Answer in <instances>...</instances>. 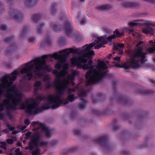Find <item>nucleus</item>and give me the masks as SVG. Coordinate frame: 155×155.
I'll use <instances>...</instances> for the list:
<instances>
[{"mask_svg": "<svg viewBox=\"0 0 155 155\" xmlns=\"http://www.w3.org/2000/svg\"><path fill=\"white\" fill-rule=\"evenodd\" d=\"M116 37H108L107 39L105 37H99L94 42L84 46L81 50L80 48H68L60 51L58 53H54L52 54L43 55L24 64L21 72L22 74H25L28 80H31L33 75L35 78L40 77L43 75V71H50L51 70L50 67L46 64L45 59L49 56L58 61L59 62L55 65L56 69L62 68L60 71L55 69L53 71L54 74L56 76L54 84L57 94L48 95L46 103L43 105V108L45 109L50 108L54 109L58 108L62 104L68 103V101L64 103L59 96L62 94L66 90H68L69 93L67 98L69 101L72 102L76 98L74 95L71 93L75 91V90L69 88L68 85L70 82L73 84V81L75 76L78 74V72L76 71L73 70L71 71V75H70L67 71L68 64L65 63L62 65V64L66 61L67 57L70 53H79L81 55L79 56L74 57L71 59L73 65H77L83 70L89 69L86 75L87 85L90 84L96 83L106 75L105 69L107 68V66L104 61L99 60L97 61L98 64L96 67L92 65V61L90 59L87 63L88 59H91L94 54V51L91 50V48L94 46L95 49H99L107 43V41H111Z\"/></svg>", "mask_w": 155, "mask_h": 155, "instance_id": "nucleus-1", "label": "nucleus"}, {"mask_svg": "<svg viewBox=\"0 0 155 155\" xmlns=\"http://www.w3.org/2000/svg\"><path fill=\"white\" fill-rule=\"evenodd\" d=\"M19 73L15 70L0 78V111L5 109H15L20 103L23 94L15 85H12Z\"/></svg>", "mask_w": 155, "mask_h": 155, "instance_id": "nucleus-2", "label": "nucleus"}, {"mask_svg": "<svg viewBox=\"0 0 155 155\" xmlns=\"http://www.w3.org/2000/svg\"><path fill=\"white\" fill-rule=\"evenodd\" d=\"M143 43V41H140L136 45L137 48L133 51L129 50L127 53L131 56L128 63L124 64L123 67L127 69L130 67L133 68L139 67L144 62L146 57V53L143 52V48L141 47Z\"/></svg>", "mask_w": 155, "mask_h": 155, "instance_id": "nucleus-3", "label": "nucleus"}, {"mask_svg": "<svg viewBox=\"0 0 155 155\" xmlns=\"http://www.w3.org/2000/svg\"><path fill=\"white\" fill-rule=\"evenodd\" d=\"M31 126L38 127L39 129H41V133L36 132L34 134L33 136L31 138V141L29 143V147H25L26 150L32 149L36 147L37 148V147L39 146L38 141L41 136L42 134H45L46 137H49L51 135L49 129L44 124L41 123L39 122H33L31 124ZM32 155H39L40 153L39 149L38 148H36V150L32 152Z\"/></svg>", "mask_w": 155, "mask_h": 155, "instance_id": "nucleus-4", "label": "nucleus"}, {"mask_svg": "<svg viewBox=\"0 0 155 155\" xmlns=\"http://www.w3.org/2000/svg\"><path fill=\"white\" fill-rule=\"evenodd\" d=\"M20 108L25 110L26 112L30 114H37L42 111L40 107L33 99H27L20 105Z\"/></svg>", "mask_w": 155, "mask_h": 155, "instance_id": "nucleus-5", "label": "nucleus"}, {"mask_svg": "<svg viewBox=\"0 0 155 155\" xmlns=\"http://www.w3.org/2000/svg\"><path fill=\"white\" fill-rule=\"evenodd\" d=\"M138 23L135 22H131L128 23V28L126 27L124 29V30H128L129 31V33L132 35L134 37H136L137 38H139L140 37L141 35L140 34L139 32L137 31H135L133 29H130L131 28L137 26Z\"/></svg>", "mask_w": 155, "mask_h": 155, "instance_id": "nucleus-6", "label": "nucleus"}, {"mask_svg": "<svg viewBox=\"0 0 155 155\" xmlns=\"http://www.w3.org/2000/svg\"><path fill=\"white\" fill-rule=\"evenodd\" d=\"M65 27L66 32L68 33V31L71 30L73 28V26L71 21H67L65 24Z\"/></svg>", "mask_w": 155, "mask_h": 155, "instance_id": "nucleus-7", "label": "nucleus"}, {"mask_svg": "<svg viewBox=\"0 0 155 155\" xmlns=\"http://www.w3.org/2000/svg\"><path fill=\"white\" fill-rule=\"evenodd\" d=\"M142 31L145 34H149L151 35H153L154 30L150 27H148L142 30Z\"/></svg>", "mask_w": 155, "mask_h": 155, "instance_id": "nucleus-8", "label": "nucleus"}, {"mask_svg": "<svg viewBox=\"0 0 155 155\" xmlns=\"http://www.w3.org/2000/svg\"><path fill=\"white\" fill-rule=\"evenodd\" d=\"M78 16L76 18L75 20L76 22H80V24L82 25H84L85 23V20L84 19L85 17L84 16H79L80 15H78Z\"/></svg>", "mask_w": 155, "mask_h": 155, "instance_id": "nucleus-9", "label": "nucleus"}, {"mask_svg": "<svg viewBox=\"0 0 155 155\" xmlns=\"http://www.w3.org/2000/svg\"><path fill=\"white\" fill-rule=\"evenodd\" d=\"M114 61L113 63L114 64L115 66L117 68H121V66L119 64L120 58L119 57H116L114 58Z\"/></svg>", "mask_w": 155, "mask_h": 155, "instance_id": "nucleus-10", "label": "nucleus"}, {"mask_svg": "<svg viewBox=\"0 0 155 155\" xmlns=\"http://www.w3.org/2000/svg\"><path fill=\"white\" fill-rule=\"evenodd\" d=\"M41 85V81H37L35 83L34 87V90L35 93H36L37 90L40 88Z\"/></svg>", "mask_w": 155, "mask_h": 155, "instance_id": "nucleus-11", "label": "nucleus"}, {"mask_svg": "<svg viewBox=\"0 0 155 155\" xmlns=\"http://www.w3.org/2000/svg\"><path fill=\"white\" fill-rule=\"evenodd\" d=\"M124 45L123 44H118L114 46L115 49L116 50L119 49V48L124 47Z\"/></svg>", "mask_w": 155, "mask_h": 155, "instance_id": "nucleus-12", "label": "nucleus"}, {"mask_svg": "<svg viewBox=\"0 0 155 155\" xmlns=\"http://www.w3.org/2000/svg\"><path fill=\"white\" fill-rule=\"evenodd\" d=\"M155 50V47L154 46H153V47H149L147 49V51L150 53L153 52Z\"/></svg>", "mask_w": 155, "mask_h": 155, "instance_id": "nucleus-13", "label": "nucleus"}, {"mask_svg": "<svg viewBox=\"0 0 155 155\" xmlns=\"http://www.w3.org/2000/svg\"><path fill=\"white\" fill-rule=\"evenodd\" d=\"M18 15H20L17 12L15 11L12 14V16L16 20L18 19V17L19 16Z\"/></svg>", "mask_w": 155, "mask_h": 155, "instance_id": "nucleus-14", "label": "nucleus"}, {"mask_svg": "<svg viewBox=\"0 0 155 155\" xmlns=\"http://www.w3.org/2000/svg\"><path fill=\"white\" fill-rule=\"evenodd\" d=\"M109 6L107 5H103L100 7V9L101 10L109 8Z\"/></svg>", "mask_w": 155, "mask_h": 155, "instance_id": "nucleus-15", "label": "nucleus"}, {"mask_svg": "<svg viewBox=\"0 0 155 155\" xmlns=\"http://www.w3.org/2000/svg\"><path fill=\"white\" fill-rule=\"evenodd\" d=\"M0 146L1 147L5 150H6V143L5 142H2L0 144Z\"/></svg>", "mask_w": 155, "mask_h": 155, "instance_id": "nucleus-16", "label": "nucleus"}, {"mask_svg": "<svg viewBox=\"0 0 155 155\" xmlns=\"http://www.w3.org/2000/svg\"><path fill=\"white\" fill-rule=\"evenodd\" d=\"M15 152L16 155H22V153L20 152V150L19 148H17L15 149Z\"/></svg>", "mask_w": 155, "mask_h": 155, "instance_id": "nucleus-17", "label": "nucleus"}, {"mask_svg": "<svg viewBox=\"0 0 155 155\" xmlns=\"http://www.w3.org/2000/svg\"><path fill=\"white\" fill-rule=\"evenodd\" d=\"M86 94V92L85 91H82L80 92L79 93V96L82 97L84 96Z\"/></svg>", "mask_w": 155, "mask_h": 155, "instance_id": "nucleus-18", "label": "nucleus"}, {"mask_svg": "<svg viewBox=\"0 0 155 155\" xmlns=\"http://www.w3.org/2000/svg\"><path fill=\"white\" fill-rule=\"evenodd\" d=\"M30 122L29 120L28 119H26L25 120V125L27 126L28 125L30 124Z\"/></svg>", "mask_w": 155, "mask_h": 155, "instance_id": "nucleus-19", "label": "nucleus"}, {"mask_svg": "<svg viewBox=\"0 0 155 155\" xmlns=\"http://www.w3.org/2000/svg\"><path fill=\"white\" fill-rule=\"evenodd\" d=\"M49 80V77L48 75L45 76L44 79H43V81L45 82H46L48 81Z\"/></svg>", "mask_w": 155, "mask_h": 155, "instance_id": "nucleus-20", "label": "nucleus"}, {"mask_svg": "<svg viewBox=\"0 0 155 155\" xmlns=\"http://www.w3.org/2000/svg\"><path fill=\"white\" fill-rule=\"evenodd\" d=\"M14 140L12 139H8L7 140V142L8 143L12 144L14 143Z\"/></svg>", "mask_w": 155, "mask_h": 155, "instance_id": "nucleus-21", "label": "nucleus"}, {"mask_svg": "<svg viewBox=\"0 0 155 155\" xmlns=\"http://www.w3.org/2000/svg\"><path fill=\"white\" fill-rule=\"evenodd\" d=\"M0 28L2 30H5L6 29V26L4 25H2L0 26Z\"/></svg>", "mask_w": 155, "mask_h": 155, "instance_id": "nucleus-22", "label": "nucleus"}, {"mask_svg": "<svg viewBox=\"0 0 155 155\" xmlns=\"http://www.w3.org/2000/svg\"><path fill=\"white\" fill-rule=\"evenodd\" d=\"M31 134V132H29L26 134V138L28 139L29 137H30Z\"/></svg>", "mask_w": 155, "mask_h": 155, "instance_id": "nucleus-23", "label": "nucleus"}, {"mask_svg": "<svg viewBox=\"0 0 155 155\" xmlns=\"http://www.w3.org/2000/svg\"><path fill=\"white\" fill-rule=\"evenodd\" d=\"M8 127L9 128V129L10 130L12 131L14 130V128L13 127H11L10 125L8 124H7Z\"/></svg>", "mask_w": 155, "mask_h": 155, "instance_id": "nucleus-24", "label": "nucleus"}, {"mask_svg": "<svg viewBox=\"0 0 155 155\" xmlns=\"http://www.w3.org/2000/svg\"><path fill=\"white\" fill-rule=\"evenodd\" d=\"M27 126L25 125L23 126L21 128V130L23 132L25 131V130H24L26 129V128L27 127Z\"/></svg>", "mask_w": 155, "mask_h": 155, "instance_id": "nucleus-25", "label": "nucleus"}, {"mask_svg": "<svg viewBox=\"0 0 155 155\" xmlns=\"http://www.w3.org/2000/svg\"><path fill=\"white\" fill-rule=\"evenodd\" d=\"M47 143L46 142H42L41 143V145H45L47 144Z\"/></svg>", "mask_w": 155, "mask_h": 155, "instance_id": "nucleus-26", "label": "nucleus"}, {"mask_svg": "<svg viewBox=\"0 0 155 155\" xmlns=\"http://www.w3.org/2000/svg\"><path fill=\"white\" fill-rule=\"evenodd\" d=\"M3 117V114H0V119H2Z\"/></svg>", "mask_w": 155, "mask_h": 155, "instance_id": "nucleus-27", "label": "nucleus"}, {"mask_svg": "<svg viewBox=\"0 0 155 155\" xmlns=\"http://www.w3.org/2000/svg\"><path fill=\"white\" fill-rule=\"evenodd\" d=\"M3 131L5 133H7L9 132V131L8 129H6L5 130H3Z\"/></svg>", "mask_w": 155, "mask_h": 155, "instance_id": "nucleus-28", "label": "nucleus"}, {"mask_svg": "<svg viewBox=\"0 0 155 155\" xmlns=\"http://www.w3.org/2000/svg\"><path fill=\"white\" fill-rule=\"evenodd\" d=\"M152 46H155V40H154V41L153 42V43L152 44Z\"/></svg>", "mask_w": 155, "mask_h": 155, "instance_id": "nucleus-29", "label": "nucleus"}, {"mask_svg": "<svg viewBox=\"0 0 155 155\" xmlns=\"http://www.w3.org/2000/svg\"><path fill=\"white\" fill-rule=\"evenodd\" d=\"M50 86H51V85L50 84H48V85L46 86V87L48 89L50 87Z\"/></svg>", "mask_w": 155, "mask_h": 155, "instance_id": "nucleus-30", "label": "nucleus"}, {"mask_svg": "<svg viewBox=\"0 0 155 155\" xmlns=\"http://www.w3.org/2000/svg\"><path fill=\"white\" fill-rule=\"evenodd\" d=\"M154 41H153V40H150L149 41L150 43L151 44V45H152V44L153 43V42H154Z\"/></svg>", "mask_w": 155, "mask_h": 155, "instance_id": "nucleus-31", "label": "nucleus"}, {"mask_svg": "<svg viewBox=\"0 0 155 155\" xmlns=\"http://www.w3.org/2000/svg\"><path fill=\"white\" fill-rule=\"evenodd\" d=\"M17 133H18V132L16 131L13 132V133L14 134H16Z\"/></svg>", "mask_w": 155, "mask_h": 155, "instance_id": "nucleus-32", "label": "nucleus"}, {"mask_svg": "<svg viewBox=\"0 0 155 155\" xmlns=\"http://www.w3.org/2000/svg\"><path fill=\"white\" fill-rule=\"evenodd\" d=\"M17 145H18V146H19L21 145V143H18L17 144Z\"/></svg>", "mask_w": 155, "mask_h": 155, "instance_id": "nucleus-33", "label": "nucleus"}, {"mask_svg": "<svg viewBox=\"0 0 155 155\" xmlns=\"http://www.w3.org/2000/svg\"><path fill=\"white\" fill-rule=\"evenodd\" d=\"M41 30H40V31L37 30V32L38 33H39L41 32Z\"/></svg>", "mask_w": 155, "mask_h": 155, "instance_id": "nucleus-34", "label": "nucleus"}, {"mask_svg": "<svg viewBox=\"0 0 155 155\" xmlns=\"http://www.w3.org/2000/svg\"><path fill=\"white\" fill-rule=\"evenodd\" d=\"M8 114V115L9 116V117L11 118L12 117V116H11V114Z\"/></svg>", "mask_w": 155, "mask_h": 155, "instance_id": "nucleus-35", "label": "nucleus"}, {"mask_svg": "<svg viewBox=\"0 0 155 155\" xmlns=\"http://www.w3.org/2000/svg\"><path fill=\"white\" fill-rule=\"evenodd\" d=\"M44 99V97H42L40 99V100H43V99Z\"/></svg>", "mask_w": 155, "mask_h": 155, "instance_id": "nucleus-36", "label": "nucleus"}, {"mask_svg": "<svg viewBox=\"0 0 155 155\" xmlns=\"http://www.w3.org/2000/svg\"><path fill=\"white\" fill-rule=\"evenodd\" d=\"M2 153V151L1 150H0V153Z\"/></svg>", "mask_w": 155, "mask_h": 155, "instance_id": "nucleus-37", "label": "nucleus"}, {"mask_svg": "<svg viewBox=\"0 0 155 155\" xmlns=\"http://www.w3.org/2000/svg\"><path fill=\"white\" fill-rule=\"evenodd\" d=\"M81 2H83L85 0H80Z\"/></svg>", "mask_w": 155, "mask_h": 155, "instance_id": "nucleus-38", "label": "nucleus"}, {"mask_svg": "<svg viewBox=\"0 0 155 155\" xmlns=\"http://www.w3.org/2000/svg\"><path fill=\"white\" fill-rule=\"evenodd\" d=\"M36 129L35 128L33 130V131H35V130H36Z\"/></svg>", "mask_w": 155, "mask_h": 155, "instance_id": "nucleus-39", "label": "nucleus"}, {"mask_svg": "<svg viewBox=\"0 0 155 155\" xmlns=\"http://www.w3.org/2000/svg\"><path fill=\"white\" fill-rule=\"evenodd\" d=\"M153 60H154V61L155 62V58H153Z\"/></svg>", "mask_w": 155, "mask_h": 155, "instance_id": "nucleus-40", "label": "nucleus"}, {"mask_svg": "<svg viewBox=\"0 0 155 155\" xmlns=\"http://www.w3.org/2000/svg\"><path fill=\"white\" fill-rule=\"evenodd\" d=\"M23 142L24 143H25V140H23Z\"/></svg>", "mask_w": 155, "mask_h": 155, "instance_id": "nucleus-41", "label": "nucleus"}, {"mask_svg": "<svg viewBox=\"0 0 155 155\" xmlns=\"http://www.w3.org/2000/svg\"><path fill=\"white\" fill-rule=\"evenodd\" d=\"M111 55H112V54H110V56H111Z\"/></svg>", "mask_w": 155, "mask_h": 155, "instance_id": "nucleus-42", "label": "nucleus"}, {"mask_svg": "<svg viewBox=\"0 0 155 155\" xmlns=\"http://www.w3.org/2000/svg\"><path fill=\"white\" fill-rule=\"evenodd\" d=\"M110 58V57H109V58Z\"/></svg>", "mask_w": 155, "mask_h": 155, "instance_id": "nucleus-43", "label": "nucleus"}, {"mask_svg": "<svg viewBox=\"0 0 155 155\" xmlns=\"http://www.w3.org/2000/svg\"><path fill=\"white\" fill-rule=\"evenodd\" d=\"M10 155H12V154H10Z\"/></svg>", "mask_w": 155, "mask_h": 155, "instance_id": "nucleus-44", "label": "nucleus"}, {"mask_svg": "<svg viewBox=\"0 0 155 155\" xmlns=\"http://www.w3.org/2000/svg\"><path fill=\"white\" fill-rule=\"evenodd\" d=\"M154 26H155V25H154Z\"/></svg>", "mask_w": 155, "mask_h": 155, "instance_id": "nucleus-45", "label": "nucleus"}]
</instances>
